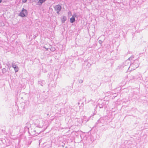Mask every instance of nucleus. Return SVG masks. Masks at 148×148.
I'll return each mask as SVG.
<instances>
[{
    "label": "nucleus",
    "mask_w": 148,
    "mask_h": 148,
    "mask_svg": "<svg viewBox=\"0 0 148 148\" xmlns=\"http://www.w3.org/2000/svg\"><path fill=\"white\" fill-rule=\"evenodd\" d=\"M37 123H35V126L36 127L39 128H43L44 130H45L47 128V126L45 124V122L43 120L40 119V120H36Z\"/></svg>",
    "instance_id": "f257e3e1"
},
{
    "label": "nucleus",
    "mask_w": 148,
    "mask_h": 148,
    "mask_svg": "<svg viewBox=\"0 0 148 148\" xmlns=\"http://www.w3.org/2000/svg\"><path fill=\"white\" fill-rule=\"evenodd\" d=\"M42 131H38L36 128L34 129H31L29 131V132L31 136H36L40 133Z\"/></svg>",
    "instance_id": "f03ea898"
},
{
    "label": "nucleus",
    "mask_w": 148,
    "mask_h": 148,
    "mask_svg": "<svg viewBox=\"0 0 148 148\" xmlns=\"http://www.w3.org/2000/svg\"><path fill=\"white\" fill-rule=\"evenodd\" d=\"M139 66V64L138 63V61L137 60H134V62L130 64V66L129 67L132 68V69L134 70L138 67Z\"/></svg>",
    "instance_id": "7ed1b4c3"
},
{
    "label": "nucleus",
    "mask_w": 148,
    "mask_h": 148,
    "mask_svg": "<svg viewBox=\"0 0 148 148\" xmlns=\"http://www.w3.org/2000/svg\"><path fill=\"white\" fill-rule=\"evenodd\" d=\"M19 16L22 17H25L27 16V11L26 10L23 9L20 13L19 14Z\"/></svg>",
    "instance_id": "20e7f679"
},
{
    "label": "nucleus",
    "mask_w": 148,
    "mask_h": 148,
    "mask_svg": "<svg viewBox=\"0 0 148 148\" xmlns=\"http://www.w3.org/2000/svg\"><path fill=\"white\" fill-rule=\"evenodd\" d=\"M55 11H56L57 13L59 14H60L59 12L62 9V7L60 5H58L54 7Z\"/></svg>",
    "instance_id": "39448f33"
},
{
    "label": "nucleus",
    "mask_w": 148,
    "mask_h": 148,
    "mask_svg": "<svg viewBox=\"0 0 148 148\" xmlns=\"http://www.w3.org/2000/svg\"><path fill=\"white\" fill-rule=\"evenodd\" d=\"M12 67L14 68L15 73L17 72L19 70V68L17 66H16L15 63H12Z\"/></svg>",
    "instance_id": "423d86ee"
},
{
    "label": "nucleus",
    "mask_w": 148,
    "mask_h": 148,
    "mask_svg": "<svg viewBox=\"0 0 148 148\" xmlns=\"http://www.w3.org/2000/svg\"><path fill=\"white\" fill-rule=\"evenodd\" d=\"M133 58H134V56L133 55L132 56L130 57L128 59V60H127V61H125V62H124L122 65H120V68H121V67L122 68L125 65V64H126V63H127V61L128 60H132Z\"/></svg>",
    "instance_id": "0eeeda50"
},
{
    "label": "nucleus",
    "mask_w": 148,
    "mask_h": 148,
    "mask_svg": "<svg viewBox=\"0 0 148 148\" xmlns=\"http://www.w3.org/2000/svg\"><path fill=\"white\" fill-rule=\"evenodd\" d=\"M76 16V14H75L72 16V17L70 19V22L71 23H73L75 21V17Z\"/></svg>",
    "instance_id": "6e6552de"
},
{
    "label": "nucleus",
    "mask_w": 148,
    "mask_h": 148,
    "mask_svg": "<svg viewBox=\"0 0 148 148\" xmlns=\"http://www.w3.org/2000/svg\"><path fill=\"white\" fill-rule=\"evenodd\" d=\"M39 84H40L41 86H43L44 85H45V83L44 80H41L38 82Z\"/></svg>",
    "instance_id": "1a4fd4ad"
},
{
    "label": "nucleus",
    "mask_w": 148,
    "mask_h": 148,
    "mask_svg": "<svg viewBox=\"0 0 148 148\" xmlns=\"http://www.w3.org/2000/svg\"><path fill=\"white\" fill-rule=\"evenodd\" d=\"M32 142V141L30 140V141H29L28 142H27L26 143L27 145H25V148H27L28 147L29 145L31 144Z\"/></svg>",
    "instance_id": "9d476101"
},
{
    "label": "nucleus",
    "mask_w": 148,
    "mask_h": 148,
    "mask_svg": "<svg viewBox=\"0 0 148 148\" xmlns=\"http://www.w3.org/2000/svg\"><path fill=\"white\" fill-rule=\"evenodd\" d=\"M66 20V17L65 16H63L62 18L61 19L62 23H64L65 21Z\"/></svg>",
    "instance_id": "9b49d317"
},
{
    "label": "nucleus",
    "mask_w": 148,
    "mask_h": 148,
    "mask_svg": "<svg viewBox=\"0 0 148 148\" xmlns=\"http://www.w3.org/2000/svg\"><path fill=\"white\" fill-rule=\"evenodd\" d=\"M104 105L103 104V103H102L101 104L99 103L98 105L97 106V107H99V108H103Z\"/></svg>",
    "instance_id": "f8f14e48"
},
{
    "label": "nucleus",
    "mask_w": 148,
    "mask_h": 148,
    "mask_svg": "<svg viewBox=\"0 0 148 148\" xmlns=\"http://www.w3.org/2000/svg\"><path fill=\"white\" fill-rule=\"evenodd\" d=\"M100 121V123L102 124L104 122V120L102 118H101L99 119V120H98V122Z\"/></svg>",
    "instance_id": "ddd939ff"
},
{
    "label": "nucleus",
    "mask_w": 148,
    "mask_h": 148,
    "mask_svg": "<svg viewBox=\"0 0 148 148\" xmlns=\"http://www.w3.org/2000/svg\"><path fill=\"white\" fill-rule=\"evenodd\" d=\"M46 0H39L38 3L42 4L44 3Z\"/></svg>",
    "instance_id": "4468645a"
},
{
    "label": "nucleus",
    "mask_w": 148,
    "mask_h": 148,
    "mask_svg": "<svg viewBox=\"0 0 148 148\" xmlns=\"http://www.w3.org/2000/svg\"><path fill=\"white\" fill-rule=\"evenodd\" d=\"M2 71L3 73H5L6 72V69L3 68L2 69Z\"/></svg>",
    "instance_id": "2eb2a0df"
},
{
    "label": "nucleus",
    "mask_w": 148,
    "mask_h": 148,
    "mask_svg": "<svg viewBox=\"0 0 148 148\" xmlns=\"http://www.w3.org/2000/svg\"><path fill=\"white\" fill-rule=\"evenodd\" d=\"M78 82L79 83L81 84L82 83H83V80L82 79H79Z\"/></svg>",
    "instance_id": "dca6fc26"
},
{
    "label": "nucleus",
    "mask_w": 148,
    "mask_h": 148,
    "mask_svg": "<svg viewBox=\"0 0 148 148\" xmlns=\"http://www.w3.org/2000/svg\"><path fill=\"white\" fill-rule=\"evenodd\" d=\"M132 78L133 79H137V77H136L135 76H132Z\"/></svg>",
    "instance_id": "f3484780"
},
{
    "label": "nucleus",
    "mask_w": 148,
    "mask_h": 148,
    "mask_svg": "<svg viewBox=\"0 0 148 148\" xmlns=\"http://www.w3.org/2000/svg\"><path fill=\"white\" fill-rule=\"evenodd\" d=\"M102 42H103L101 40H99V44H101L102 43Z\"/></svg>",
    "instance_id": "a211bd4d"
},
{
    "label": "nucleus",
    "mask_w": 148,
    "mask_h": 148,
    "mask_svg": "<svg viewBox=\"0 0 148 148\" xmlns=\"http://www.w3.org/2000/svg\"><path fill=\"white\" fill-rule=\"evenodd\" d=\"M27 1V0H22L23 2L24 3H25Z\"/></svg>",
    "instance_id": "6ab92c4d"
},
{
    "label": "nucleus",
    "mask_w": 148,
    "mask_h": 148,
    "mask_svg": "<svg viewBox=\"0 0 148 148\" xmlns=\"http://www.w3.org/2000/svg\"><path fill=\"white\" fill-rule=\"evenodd\" d=\"M99 123H100V121H99V122H98V120L97 122V124H99Z\"/></svg>",
    "instance_id": "aec40b11"
},
{
    "label": "nucleus",
    "mask_w": 148,
    "mask_h": 148,
    "mask_svg": "<svg viewBox=\"0 0 148 148\" xmlns=\"http://www.w3.org/2000/svg\"><path fill=\"white\" fill-rule=\"evenodd\" d=\"M44 48H45V49H46V50L47 51H48V48H45V47H43Z\"/></svg>",
    "instance_id": "412c9836"
},
{
    "label": "nucleus",
    "mask_w": 148,
    "mask_h": 148,
    "mask_svg": "<svg viewBox=\"0 0 148 148\" xmlns=\"http://www.w3.org/2000/svg\"><path fill=\"white\" fill-rule=\"evenodd\" d=\"M83 91V90H81V89H79V91Z\"/></svg>",
    "instance_id": "4be33fe9"
},
{
    "label": "nucleus",
    "mask_w": 148,
    "mask_h": 148,
    "mask_svg": "<svg viewBox=\"0 0 148 148\" xmlns=\"http://www.w3.org/2000/svg\"><path fill=\"white\" fill-rule=\"evenodd\" d=\"M95 89H92V90L93 91H95Z\"/></svg>",
    "instance_id": "5701e85b"
},
{
    "label": "nucleus",
    "mask_w": 148,
    "mask_h": 148,
    "mask_svg": "<svg viewBox=\"0 0 148 148\" xmlns=\"http://www.w3.org/2000/svg\"><path fill=\"white\" fill-rule=\"evenodd\" d=\"M2 0H0V3H1L2 2Z\"/></svg>",
    "instance_id": "b1692460"
},
{
    "label": "nucleus",
    "mask_w": 148,
    "mask_h": 148,
    "mask_svg": "<svg viewBox=\"0 0 148 148\" xmlns=\"http://www.w3.org/2000/svg\"><path fill=\"white\" fill-rule=\"evenodd\" d=\"M77 104H78V105H79L80 104L79 102H78Z\"/></svg>",
    "instance_id": "393cba45"
},
{
    "label": "nucleus",
    "mask_w": 148,
    "mask_h": 148,
    "mask_svg": "<svg viewBox=\"0 0 148 148\" xmlns=\"http://www.w3.org/2000/svg\"><path fill=\"white\" fill-rule=\"evenodd\" d=\"M95 86V85H93V86H92V87H94V86Z\"/></svg>",
    "instance_id": "a878e982"
},
{
    "label": "nucleus",
    "mask_w": 148,
    "mask_h": 148,
    "mask_svg": "<svg viewBox=\"0 0 148 148\" xmlns=\"http://www.w3.org/2000/svg\"><path fill=\"white\" fill-rule=\"evenodd\" d=\"M81 86H79V88H81Z\"/></svg>",
    "instance_id": "bb28decb"
},
{
    "label": "nucleus",
    "mask_w": 148,
    "mask_h": 148,
    "mask_svg": "<svg viewBox=\"0 0 148 148\" xmlns=\"http://www.w3.org/2000/svg\"><path fill=\"white\" fill-rule=\"evenodd\" d=\"M62 146L64 147V145H62Z\"/></svg>",
    "instance_id": "cd10ccee"
},
{
    "label": "nucleus",
    "mask_w": 148,
    "mask_h": 148,
    "mask_svg": "<svg viewBox=\"0 0 148 148\" xmlns=\"http://www.w3.org/2000/svg\"><path fill=\"white\" fill-rule=\"evenodd\" d=\"M52 50H54L53 49H52Z\"/></svg>",
    "instance_id": "c85d7f7f"
},
{
    "label": "nucleus",
    "mask_w": 148,
    "mask_h": 148,
    "mask_svg": "<svg viewBox=\"0 0 148 148\" xmlns=\"http://www.w3.org/2000/svg\"><path fill=\"white\" fill-rule=\"evenodd\" d=\"M52 50H54L53 49H52Z\"/></svg>",
    "instance_id": "c756f323"
}]
</instances>
